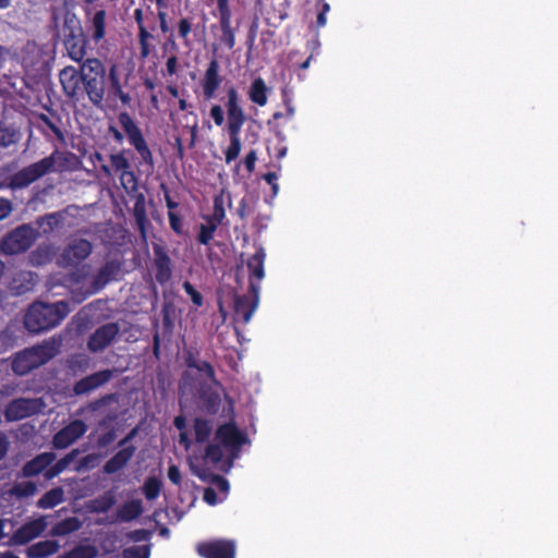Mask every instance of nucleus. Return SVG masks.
<instances>
[{"instance_id": "24", "label": "nucleus", "mask_w": 558, "mask_h": 558, "mask_svg": "<svg viewBox=\"0 0 558 558\" xmlns=\"http://www.w3.org/2000/svg\"><path fill=\"white\" fill-rule=\"evenodd\" d=\"M223 81L220 74V64L217 59H211L201 81L203 96L206 100L213 99Z\"/></svg>"}, {"instance_id": "49", "label": "nucleus", "mask_w": 558, "mask_h": 558, "mask_svg": "<svg viewBox=\"0 0 558 558\" xmlns=\"http://www.w3.org/2000/svg\"><path fill=\"white\" fill-rule=\"evenodd\" d=\"M38 120L48 128L59 140H63V132L59 128V125L50 119L47 114L40 113L38 116Z\"/></svg>"}, {"instance_id": "15", "label": "nucleus", "mask_w": 558, "mask_h": 558, "mask_svg": "<svg viewBox=\"0 0 558 558\" xmlns=\"http://www.w3.org/2000/svg\"><path fill=\"white\" fill-rule=\"evenodd\" d=\"M217 10L219 17V29L221 35L219 36V43L232 50L235 46V28L232 27V11L229 4V0H216Z\"/></svg>"}, {"instance_id": "7", "label": "nucleus", "mask_w": 558, "mask_h": 558, "mask_svg": "<svg viewBox=\"0 0 558 558\" xmlns=\"http://www.w3.org/2000/svg\"><path fill=\"white\" fill-rule=\"evenodd\" d=\"M65 159L64 154L56 149L49 156L13 173L9 178L8 185L12 190L25 189L44 175L58 171L57 163Z\"/></svg>"}, {"instance_id": "5", "label": "nucleus", "mask_w": 558, "mask_h": 558, "mask_svg": "<svg viewBox=\"0 0 558 558\" xmlns=\"http://www.w3.org/2000/svg\"><path fill=\"white\" fill-rule=\"evenodd\" d=\"M61 11L63 45L66 54L72 61L82 64L88 59L86 57L88 40L76 14L66 7H63Z\"/></svg>"}, {"instance_id": "4", "label": "nucleus", "mask_w": 558, "mask_h": 558, "mask_svg": "<svg viewBox=\"0 0 558 558\" xmlns=\"http://www.w3.org/2000/svg\"><path fill=\"white\" fill-rule=\"evenodd\" d=\"M60 347L61 339L51 337L39 344L24 349L12 360V371L20 376L26 375L58 355Z\"/></svg>"}, {"instance_id": "8", "label": "nucleus", "mask_w": 558, "mask_h": 558, "mask_svg": "<svg viewBox=\"0 0 558 558\" xmlns=\"http://www.w3.org/2000/svg\"><path fill=\"white\" fill-rule=\"evenodd\" d=\"M118 122L122 128L130 145H132L140 155L142 162L149 167H154L153 153L143 135L142 130L135 120L131 117V114L128 111H121L118 114Z\"/></svg>"}, {"instance_id": "21", "label": "nucleus", "mask_w": 558, "mask_h": 558, "mask_svg": "<svg viewBox=\"0 0 558 558\" xmlns=\"http://www.w3.org/2000/svg\"><path fill=\"white\" fill-rule=\"evenodd\" d=\"M84 12L89 39L97 45L106 37L107 12L102 8L95 11L92 8H85Z\"/></svg>"}, {"instance_id": "18", "label": "nucleus", "mask_w": 558, "mask_h": 558, "mask_svg": "<svg viewBox=\"0 0 558 558\" xmlns=\"http://www.w3.org/2000/svg\"><path fill=\"white\" fill-rule=\"evenodd\" d=\"M116 368H106L98 372H95L90 375H87L80 380H77L73 385V393L75 396H84L88 395L92 391L98 389L99 387L106 385L108 381H110L113 376L117 374Z\"/></svg>"}, {"instance_id": "22", "label": "nucleus", "mask_w": 558, "mask_h": 558, "mask_svg": "<svg viewBox=\"0 0 558 558\" xmlns=\"http://www.w3.org/2000/svg\"><path fill=\"white\" fill-rule=\"evenodd\" d=\"M196 551L203 558H235V544L228 539H214L199 543Z\"/></svg>"}, {"instance_id": "2", "label": "nucleus", "mask_w": 558, "mask_h": 558, "mask_svg": "<svg viewBox=\"0 0 558 558\" xmlns=\"http://www.w3.org/2000/svg\"><path fill=\"white\" fill-rule=\"evenodd\" d=\"M250 444L246 433L242 432L234 422L221 424L215 432L214 442L208 444L204 458L213 464H218L223 458L222 448L231 461L240 457L242 446Z\"/></svg>"}, {"instance_id": "11", "label": "nucleus", "mask_w": 558, "mask_h": 558, "mask_svg": "<svg viewBox=\"0 0 558 558\" xmlns=\"http://www.w3.org/2000/svg\"><path fill=\"white\" fill-rule=\"evenodd\" d=\"M122 263L118 259L107 260L93 276V280L85 292L77 299L78 302L100 292L108 283L118 280L121 274Z\"/></svg>"}, {"instance_id": "39", "label": "nucleus", "mask_w": 558, "mask_h": 558, "mask_svg": "<svg viewBox=\"0 0 558 558\" xmlns=\"http://www.w3.org/2000/svg\"><path fill=\"white\" fill-rule=\"evenodd\" d=\"M175 29L178 38L182 40L186 48H191L192 41L190 39V35L193 31V17H181L175 24Z\"/></svg>"}, {"instance_id": "56", "label": "nucleus", "mask_w": 558, "mask_h": 558, "mask_svg": "<svg viewBox=\"0 0 558 558\" xmlns=\"http://www.w3.org/2000/svg\"><path fill=\"white\" fill-rule=\"evenodd\" d=\"M256 160H257V155H256V150H254V149L250 150L246 154V156L244 157L243 163L248 173L254 171Z\"/></svg>"}, {"instance_id": "48", "label": "nucleus", "mask_w": 558, "mask_h": 558, "mask_svg": "<svg viewBox=\"0 0 558 558\" xmlns=\"http://www.w3.org/2000/svg\"><path fill=\"white\" fill-rule=\"evenodd\" d=\"M168 219H169V225H170L171 230L177 235H183L184 234L183 221H182L181 217L179 216V214L175 211H168Z\"/></svg>"}, {"instance_id": "52", "label": "nucleus", "mask_w": 558, "mask_h": 558, "mask_svg": "<svg viewBox=\"0 0 558 558\" xmlns=\"http://www.w3.org/2000/svg\"><path fill=\"white\" fill-rule=\"evenodd\" d=\"M78 454H80V450L73 449L56 462V464H57L58 469L61 471V473L70 466V464L76 459V457Z\"/></svg>"}, {"instance_id": "12", "label": "nucleus", "mask_w": 558, "mask_h": 558, "mask_svg": "<svg viewBox=\"0 0 558 558\" xmlns=\"http://www.w3.org/2000/svg\"><path fill=\"white\" fill-rule=\"evenodd\" d=\"M120 331V325L116 322L99 326L89 335L86 343L87 350L94 354L104 352L117 341Z\"/></svg>"}, {"instance_id": "45", "label": "nucleus", "mask_w": 558, "mask_h": 558, "mask_svg": "<svg viewBox=\"0 0 558 558\" xmlns=\"http://www.w3.org/2000/svg\"><path fill=\"white\" fill-rule=\"evenodd\" d=\"M37 493V485L34 482H21L13 486L12 494L19 498L34 496Z\"/></svg>"}, {"instance_id": "43", "label": "nucleus", "mask_w": 558, "mask_h": 558, "mask_svg": "<svg viewBox=\"0 0 558 558\" xmlns=\"http://www.w3.org/2000/svg\"><path fill=\"white\" fill-rule=\"evenodd\" d=\"M97 550L90 545H78L58 558H95Z\"/></svg>"}, {"instance_id": "16", "label": "nucleus", "mask_w": 558, "mask_h": 558, "mask_svg": "<svg viewBox=\"0 0 558 558\" xmlns=\"http://www.w3.org/2000/svg\"><path fill=\"white\" fill-rule=\"evenodd\" d=\"M112 169L120 173L119 178L122 186L129 193L135 192L138 189V181L135 172L131 168L129 159L125 157V150L109 156Z\"/></svg>"}, {"instance_id": "40", "label": "nucleus", "mask_w": 558, "mask_h": 558, "mask_svg": "<svg viewBox=\"0 0 558 558\" xmlns=\"http://www.w3.org/2000/svg\"><path fill=\"white\" fill-rule=\"evenodd\" d=\"M195 441L198 444H204L209 439V436L213 430V426L210 422L203 417H196L193 424Z\"/></svg>"}, {"instance_id": "13", "label": "nucleus", "mask_w": 558, "mask_h": 558, "mask_svg": "<svg viewBox=\"0 0 558 558\" xmlns=\"http://www.w3.org/2000/svg\"><path fill=\"white\" fill-rule=\"evenodd\" d=\"M43 402L36 398H16L11 400L4 409L8 422H16L31 417L40 412Z\"/></svg>"}, {"instance_id": "60", "label": "nucleus", "mask_w": 558, "mask_h": 558, "mask_svg": "<svg viewBox=\"0 0 558 558\" xmlns=\"http://www.w3.org/2000/svg\"><path fill=\"white\" fill-rule=\"evenodd\" d=\"M97 460V457L93 453L90 454H87L85 457H83L80 462H78V465L76 466V471H80L82 469H89V468H93L94 466V462Z\"/></svg>"}, {"instance_id": "37", "label": "nucleus", "mask_w": 558, "mask_h": 558, "mask_svg": "<svg viewBox=\"0 0 558 558\" xmlns=\"http://www.w3.org/2000/svg\"><path fill=\"white\" fill-rule=\"evenodd\" d=\"M143 512V505L140 499H133L123 504L118 510V517L123 522H130L138 518Z\"/></svg>"}, {"instance_id": "54", "label": "nucleus", "mask_w": 558, "mask_h": 558, "mask_svg": "<svg viewBox=\"0 0 558 558\" xmlns=\"http://www.w3.org/2000/svg\"><path fill=\"white\" fill-rule=\"evenodd\" d=\"M160 189L162 190L163 194H165V202H166V206L168 208V211H175V209L179 207V203L175 202L171 195H170V192H169V189L167 186L166 183H161L160 184Z\"/></svg>"}, {"instance_id": "57", "label": "nucleus", "mask_w": 558, "mask_h": 558, "mask_svg": "<svg viewBox=\"0 0 558 558\" xmlns=\"http://www.w3.org/2000/svg\"><path fill=\"white\" fill-rule=\"evenodd\" d=\"M264 180L271 186L272 196L278 194L279 185L277 183L278 175L276 172H267L263 175Z\"/></svg>"}, {"instance_id": "44", "label": "nucleus", "mask_w": 558, "mask_h": 558, "mask_svg": "<svg viewBox=\"0 0 558 558\" xmlns=\"http://www.w3.org/2000/svg\"><path fill=\"white\" fill-rule=\"evenodd\" d=\"M162 484L161 482L155 477H148L143 486V494L147 500H155L161 490Z\"/></svg>"}, {"instance_id": "61", "label": "nucleus", "mask_w": 558, "mask_h": 558, "mask_svg": "<svg viewBox=\"0 0 558 558\" xmlns=\"http://www.w3.org/2000/svg\"><path fill=\"white\" fill-rule=\"evenodd\" d=\"M12 211V204L9 199L0 198V220L7 218Z\"/></svg>"}, {"instance_id": "50", "label": "nucleus", "mask_w": 558, "mask_h": 558, "mask_svg": "<svg viewBox=\"0 0 558 558\" xmlns=\"http://www.w3.org/2000/svg\"><path fill=\"white\" fill-rule=\"evenodd\" d=\"M193 369H196L198 373L204 374L210 381L216 380L215 368L207 361H198V363L196 364V366L193 367Z\"/></svg>"}, {"instance_id": "47", "label": "nucleus", "mask_w": 558, "mask_h": 558, "mask_svg": "<svg viewBox=\"0 0 558 558\" xmlns=\"http://www.w3.org/2000/svg\"><path fill=\"white\" fill-rule=\"evenodd\" d=\"M151 37L150 33L147 28H142L141 33H138V43H140V53L142 58H147L150 53L148 39Z\"/></svg>"}, {"instance_id": "64", "label": "nucleus", "mask_w": 558, "mask_h": 558, "mask_svg": "<svg viewBox=\"0 0 558 558\" xmlns=\"http://www.w3.org/2000/svg\"><path fill=\"white\" fill-rule=\"evenodd\" d=\"M220 405V398L217 395L210 396L207 400V408L209 412H217Z\"/></svg>"}, {"instance_id": "9", "label": "nucleus", "mask_w": 558, "mask_h": 558, "mask_svg": "<svg viewBox=\"0 0 558 558\" xmlns=\"http://www.w3.org/2000/svg\"><path fill=\"white\" fill-rule=\"evenodd\" d=\"M36 231L29 225H22L8 233L0 243L2 253L15 255L26 252L36 240Z\"/></svg>"}, {"instance_id": "35", "label": "nucleus", "mask_w": 558, "mask_h": 558, "mask_svg": "<svg viewBox=\"0 0 558 558\" xmlns=\"http://www.w3.org/2000/svg\"><path fill=\"white\" fill-rule=\"evenodd\" d=\"M21 138V132L13 125L0 121V148H9L17 144Z\"/></svg>"}, {"instance_id": "41", "label": "nucleus", "mask_w": 558, "mask_h": 558, "mask_svg": "<svg viewBox=\"0 0 558 558\" xmlns=\"http://www.w3.org/2000/svg\"><path fill=\"white\" fill-rule=\"evenodd\" d=\"M117 400L118 399H117L116 393H108V395L101 396L100 398L95 399V400L88 402L85 407L81 408L78 410V414H83L86 411L90 412V413L98 412L106 405H108L112 402H116Z\"/></svg>"}, {"instance_id": "31", "label": "nucleus", "mask_w": 558, "mask_h": 558, "mask_svg": "<svg viewBox=\"0 0 558 558\" xmlns=\"http://www.w3.org/2000/svg\"><path fill=\"white\" fill-rule=\"evenodd\" d=\"M60 549V544L54 539H44L27 547L25 554L27 558H46Z\"/></svg>"}, {"instance_id": "42", "label": "nucleus", "mask_w": 558, "mask_h": 558, "mask_svg": "<svg viewBox=\"0 0 558 558\" xmlns=\"http://www.w3.org/2000/svg\"><path fill=\"white\" fill-rule=\"evenodd\" d=\"M218 227L219 226L209 220H206V223H201L196 236L197 242L202 245H209L215 236Z\"/></svg>"}, {"instance_id": "1", "label": "nucleus", "mask_w": 558, "mask_h": 558, "mask_svg": "<svg viewBox=\"0 0 558 558\" xmlns=\"http://www.w3.org/2000/svg\"><path fill=\"white\" fill-rule=\"evenodd\" d=\"M223 106L227 110V133L229 136V145L225 150V160L227 163H231L241 153V131L247 121L242 96L235 86L231 85L226 89Z\"/></svg>"}, {"instance_id": "53", "label": "nucleus", "mask_w": 558, "mask_h": 558, "mask_svg": "<svg viewBox=\"0 0 558 558\" xmlns=\"http://www.w3.org/2000/svg\"><path fill=\"white\" fill-rule=\"evenodd\" d=\"M125 554L131 558H148L149 549L147 546H133L128 548Z\"/></svg>"}, {"instance_id": "23", "label": "nucleus", "mask_w": 558, "mask_h": 558, "mask_svg": "<svg viewBox=\"0 0 558 558\" xmlns=\"http://www.w3.org/2000/svg\"><path fill=\"white\" fill-rule=\"evenodd\" d=\"M47 527V520L45 515L28 521L22 524L11 536L10 543L12 545H26L31 541L40 536Z\"/></svg>"}, {"instance_id": "51", "label": "nucleus", "mask_w": 558, "mask_h": 558, "mask_svg": "<svg viewBox=\"0 0 558 558\" xmlns=\"http://www.w3.org/2000/svg\"><path fill=\"white\" fill-rule=\"evenodd\" d=\"M209 116L217 126H221L225 122L227 123V117L225 118V111L220 105H213Z\"/></svg>"}, {"instance_id": "14", "label": "nucleus", "mask_w": 558, "mask_h": 558, "mask_svg": "<svg viewBox=\"0 0 558 558\" xmlns=\"http://www.w3.org/2000/svg\"><path fill=\"white\" fill-rule=\"evenodd\" d=\"M137 433V428H133L130 433L122 438L118 446L121 448L114 453L104 465V472L106 474H114L126 466L130 460L134 457L136 448L133 445L126 446Z\"/></svg>"}, {"instance_id": "33", "label": "nucleus", "mask_w": 558, "mask_h": 558, "mask_svg": "<svg viewBox=\"0 0 558 558\" xmlns=\"http://www.w3.org/2000/svg\"><path fill=\"white\" fill-rule=\"evenodd\" d=\"M108 81L110 86L111 94L119 98L122 104H129L131 98L128 93H124L121 82H120V73L117 64H112L109 68L108 72Z\"/></svg>"}, {"instance_id": "6", "label": "nucleus", "mask_w": 558, "mask_h": 558, "mask_svg": "<svg viewBox=\"0 0 558 558\" xmlns=\"http://www.w3.org/2000/svg\"><path fill=\"white\" fill-rule=\"evenodd\" d=\"M96 107H101L106 94V68L97 58L86 59L82 63V95Z\"/></svg>"}, {"instance_id": "25", "label": "nucleus", "mask_w": 558, "mask_h": 558, "mask_svg": "<svg viewBox=\"0 0 558 558\" xmlns=\"http://www.w3.org/2000/svg\"><path fill=\"white\" fill-rule=\"evenodd\" d=\"M60 84L64 94L72 99L82 95V65L76 69L72 65L63 68L59 73Z\"/></svg>"}, {"instance_id": "36", "label": "nucleus", "mask_w": 558, "mask_h": 558, "mask_svg": "<svg viewBox=\"0 0 558 558\" xmlns=\"http://www.w3.org/2000/svg\"><path fill=\"white\" fill-rule=\"evenodd\" d=\"M133 216L137 225L138 231L143 236H146V225L148 222V219L145 206V197L142 193L138 194L135 199L133 207Z\"/></svg>"}, {"instance_id": "3", "label": "nucleus", "mask_w": 558, "mask_h": 558, "mask_svg": "<svg viewBox=\"0 0 558 558\" xmlns=\"http://www.w3.org/2000/svg\"><path fill=\"white\" fill-rule=\"evenodd\" d=\"M69 313L70 307L66 301L52 304L35 302L25 314L24 326L32 333L47 331L60 325Z\"/></svg>"}, {"instance_id": "62", "label": "nucleus", "mask_w": 558, "mask_h": 558, "mask_svg": "<svg viewBox=\"0 0 558 558\" xmlns=\"http://www.w3.org/2000/svg\"><path fill=\"white\" fill-rule=\"evenodd\" d=\"M282 100H283V104H284L286 109H287V114L289 117H293L294 112H295V109H294V107L292 105V100L289 97L288 90L286 88L282 89Z\"/></svg>"}, {"instance_id": "27", "label": "nucleus", "mask_w": 558, "mask_h": 558, "mask_svg": "<svg viewBox=\"0 0 558 558\" xmlns=\"http://www.w3.org/2000/svg\"><path fill=\"white\" fill-rule=\"evenodd\" d=\"M56 458L57 456L54 452H43L37 454L24 464L22 469L23 475L26 477H33L40 474L52 464Z\"/></svg>"}, {"instance_id": "59", "label": "nucleus", "mask_w": 558, "mask_h": 558, "mask_svg": "<svg viewBox=\"0 0 558 558\" xmlns=\"http://www.w3.org/2000/svg\"><path fill=\"white\" fill-rule=\"evenodd\" d=\"M179 59L177 56H170L166 61V72L167 75H174L178 72Z\"/></svg>"}, {"instance_id": "30", "label": "nucleus", "mask_w": 558, "mask_h": 558, "mask_svg": "<svg viewBox=\"0 0 558 558\" xmlns=\"http://www.w3.org/2000/svg\"><path fill=\"white\" fill-rule=\"evenodd\" d=\"M270 88L267 86L265 80L262 76L255 77L247 92L248 99L259 107H264L268 102V95Z\"/></svg>"}, {"instance_id": "63", "label": "nucleus", "mask_w": 558, "mask_h": 558, "mask_svg": "<svg viewBox=\"0 0 558 558\" xmlns=\"http://www.w3.org/2000/svg\"><path fill=\"white\" fill-rule=\"evenodd\" d=\"M203 498L208 505H215L217 502L216 490L213 487L205 488Z\"/></svg>"}, {"instance_id": "46", "label": "nucleus", "mask_w": 558, "mask_h": 558, "mask_svg": "<svg viewBox=\"0 0 558 558\" xmlns=\"http://www.w3.org/2000/svg\"><path fill=\"white\" fill-rule=\"evenodd\" d=\"M182 287L185 293L190 296L193 304L197 307H201L204 303L202 293L197 291L196 288L190 281H184Z\"/></svg>"}, {"instance_id": "29", "label": "nucleus", "mask_w": 558, "mask_h": 558, "mask_svg": "<svg viewBox=\"0 0 558 558\" xmlns=\"http://www.w3.org/2000/svg\"><path fill=\"white\" fill-rule=\"evenodd\" d=\"M266 258V253L263 247H258L256 252L248 257L246 262V266L250 272L248 276V284L251 280L259 286L260 281L265 277L264 263Z\"/></svg>"}, {"instance_id": "26", "label": "nucleus", "mask_w": 558, "mask_h": 558, "mask_svg": "<svg viewBox=\"0 0 558 558\" xmlns=\"http://www.w3.org/2000/svg\"><path fill=\"white\" fill-rule=\"evenodd\" d=\"M153 250L156 281L160 284H166L172 276L171 258L165 247L159 244H155Z\"/></svg>"}, {"instance_id": "17", "label": "nucleus", "mask_w": 558, "mask_h": 558, "mask_svg": "<svg viewBox=\"0 0 558 558\" xmlns=\"http://www.w3.org/2000/svg\"><path fill=\"white\" fill-rule=\"evenodd\" d=\"M93 251L92 243L86 239H76L68 244L59 257L62 267L76 266L86 259Z\"/></svg>"}, {"instance_id": "38", "label": "nucleus", "mask_w": 558, "mask_h": 558, "mask_svg": "<svg viewBox=\"0 0 558 558\" xmlns=\"http://www.w3.org/2000/svg\"><path fill=\"white\" fill-rule=\"evenodd\" d=\"M82 523L78 518L70 517L57 522L52 529L51 534L53 536H65L77 530H80Z\"/></svg>"}, {"instance_id": "19", "label": "nucleus", "mask_w": 558, "mask_h": 558, "mask_svg": "<svg viewBox=\"0 0 558 558\" xmlns=\"http://www.w3.org/2000/svg\"><path fill=\"white\" fill-rule=\"evenodd\" d=\"M116 368H106L98 372H95L90 375H87L80 380H77L73 385V393L75 396H84L88 395L92 391L98 389L99 387L106 385L108 381H110L113 376L117 374Z\"/></svg>"}, {"instance_id": "58", "label": "nucleus", "mask_w": 558, "mask_h": 558, "mask_svg": "<svg viewBox=\"0 0 558 558\" xmlns=\"http://www.w3.org/2000/svg\"><path fill=\"white\" fill-rule=\"evenodd\" d=\"M117 437V434H116V430L114 429H110L106 433H104L102 435L99 436L98 438V446L99 447H107L109 446L111 442L114 441Z\"/></svg>"}, {"instance_id": "32", "label": "nucleus", "mask_w": 558, "mask_h": 558, "mask_svg": "<svg viewBox=\"0 0 558 558\" xmlns=\"http://www.w3.org/2000/svg\"><path fill=\"white\" fill-rule=\"evenodd\" d=\"M35 283V275L32 271L21 270L14 275L10 290L16 295H22L33 290Z\"/></svg>"}, {"instance_id": "34", "label": "nucleus", "mask_w": 558, "mask_h": 558, "mask_svg": "<svg viewBox=\"0 0 558 558\" xmlns=\"http://www.w3.org/2000/svg\"><path fill=\"white\" fill-rule=\"evenodd\" d=\"M64 501V490L62 487H54L46 492L37 501L40 509H51Z\"/></svg>"}, {"instance_id": "10", "label": "nucleus", "mask_w": 558, "mask_h": 558, "mask_svg": "<svg viewBox=\"0 0 558 558\" xmlns=\"http://www.w3.org/2000/svg\"><path fill=\"white\" fill-rule=\"evenodd\" d=\"M260 286L251 280L248 294L233 293L234 320L247 324L259 302Z\"/></svg>"}, {"instance_id": "55", "label": "nucleus", "mask_w": 558, "mask_h": 558, "mask_svg": "<svg viewBox=\"0 0 558 558\" xmlns=\"http://www.w3.org/2000/svg\"><path fill=\"white\" fill-rule=\"evenodd\" d=\"M168 478L174 485H181L182 476L179 466L171 464L168 469Z\"/></svg>"}, {"instance_id": "20", "label": "nucleus", "mask_w": 558, "mask_h": 558, "mask_svg": "<svg viewBox=\"0 0 558 558\" xmlns=\"http://www.w3.org/2000/svg\"><path fill=\"white\" fill-rule=\"evenodd\" d=\"M87 432V425L82 420H74L58 430L52 437V447L65 449L81 438Z\"/></svg>"}, {"instance_id": "28", "label": "nucleus", "mask_w": 558, "mask_h": 558, "mask_svg": "<svg viewBox=\"0 0 558 558\" xmlns=\"http://www.w3.org/2000/svg\"><path fill=\"white\" fill-rule=\"evenodd\" d=\"M226 201L228 202V207L232 206L231 194L226 190H221L218 194L214 196V206L211 215L204 216L205 220H209L217 226H221L226 219Z\"/></svg>"}]
</instances>
